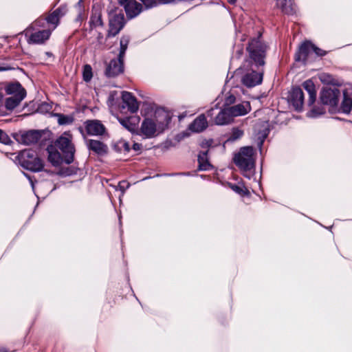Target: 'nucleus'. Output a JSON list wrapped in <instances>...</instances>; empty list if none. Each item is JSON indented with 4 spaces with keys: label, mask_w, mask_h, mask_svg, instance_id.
<instances>
[{
    "label": "nucleus",
    "mask_w": 352,
    "mask_h": 352,
    "mask_svg": "<svg viewBox=\"0 0 352 352\" xmlns=\"http://www.w3.org/2000/svg\"><path fill=\"white\" fill-rule=\"evenodd\" d=\"M246 50L248 53V59L247 60L248 65L256 69L263 68L265 64L267 45L261 40V37L251 39Z\"/></svg>",
    "instance_id": "f257e3e1"
},
{
    "label": "nucleus",
    "mask_w": 352,
    "mask_h": 352,
    "mask_svg": "<svg viewBox=\"0 0 352 352\" xmlns=\"http://www.w3.org/2000/svg\"><path fill=\"white\" fill-rule=\"evenodd\" d=\"M233 160L244 177L251 179L254 175L255 158L252 146L242 147L239 153L235 154Z\"/></svg>",
    "instance_id": "f03ea898"
},
{
    "label": "nucleus",
    "mask_w": 352,
    "mask_h": 352,
    "mask_svg": "<svg viewBox=\"0 0 352 352\" xmlns=\"http://www.w3.org/2000/svg\"><path fill=\"white\" fill-rule=\"evenodd\" d=\"M17 159L19 164L25 169L37 173L43 171L44 161L41 159L36 151L32 149H25L21 151Z\"/></svg>",
    "instance_id": "7ed1b4c3"
},
{
    "label": "nucleus",
    "mask_w": 352,
    "mask_h": 352,
    "mask_svg": "<svg viewBox=\"0 0 352 352\" xmlns=\"http://www.w3.org/2000/svg\"><path fill=\"white\" fill-rule=\"evenodd\" d=\"M55 145L63 153L64 161L66 164H71L74 161L75 148L72 143L70 135L65 133L56 140Z\"/></svg>",
    "instance_id": "20e7f679"
},
{
    "label": "nucleus",
    "mask_w": 352,
    "mask_h": 352,
    "mask_svg": "<svg viewBox=\"0 0 352 352\" xmlns=\"http://www.w3.org/2000/svg\"><path fill=\"white\" fill-rule=\"evenodd\" d=\"M250 67L251 71L245 74L241 80L243 85L247 87H255L260 85L263 81V68Z\"/></svg>",
    "instance_id": "39448f33"
},
{
    "label": "nucleus",
    "mask_w": 352,
    "mask_h": 352,
    "mask_svg": "<svg viewBox=\"0 0 352 352\" xmlns=\"http://www.w3.org/2000/svg\"><path fill=\"white\" fill-rule=\"evenodd\" d=\"M340 94V90L337 88H324L320 92V99L322 104L333 108L338 104Z\"/></svg>",
    "instance_id": "423d86ee"
},
{
    "label": "nucleus",
    "mask_w": 352,
    "mask_h": 352,
    "mask_svg": "<svg viewBox=\"0 0 352 352\" xmlns=\"http://www.w3.org/2000/svg\"><path fill=\"white\" fill-rule=\"evenodd\" d=\"M124 24L125 20L122 13L114 14L110 16L107 37H113L119 34Z\"/></svg>",
    "instance_id": "0eeeda50"
},
{
    "label": "nucleus",
    "mask_w": 352,
    "mask_h": 352,
    "mask_svg": "<svg viewBox=\"0 0 352 352\" xmlns=\"http://www.w3.org/2000/svg\"><path fill=\"white\" fill-rule=\"evenodd\" d=\"M41 138V133L37 130H30L21 132L15 135V140L23 144L31 145L38 142Z\"/></svg>",
    "instance_id": "6e6552de"
},
{
    "label": "nucleus",
    "mask_w": 352,
    "mask_h": 352,
    "mask_svg": "<svg viewBox=\"0 0 352 352\" xmlns=\"http://www.w3.org/2000/svg\"><path fill=\"white\" fill-rule=\"evenodd\" d=\"M52 34L50 28L42 30H37L34 32L30 33V30H27L25 36L28 37V43L29 44H42L48 40Z\"/></svg>",
    "instance_id": "1a4fd4ad"
},
{
    "label": "nucleus",
    "mask_w": 352,
    "mask_h": 352,
    "mask_svg": "<svg viewBox=\"0 0 352 352\" xmlns=\"http://www.w3.org/2000/svg\"><path fill=\"white\" fill-rule=\"evenodd\" d=\"M109 37L106 36L102 32L96 31L93 36L89 38V47L94 52L102 51L111 47V45L107 44V40Z\"/></svg>",
    "instance_id": "9d476101"
},
{
    "label": "nucleus",
    "mask_w": 352,
    "mask_h": 352,
    "mask_svg": "<svg viewBox=\"0 0 352 352\" xmlns=\"http://www.w3.org/2000/svg\"><path fill=\"white\" fill-rule=\"evenodd\" d=\"M124 72V60L117 58L112 59L106 65L104 74L108 78H113Z\"/></svg>",
    "instance_id": "9b49d317"
},
{
    "label": "nucleus",
    "mask_w": 352,
    "mask_h": 352,
    "mask_svg": "<svg viewBox=\"0 0 352 352\" xmlns=\"http://www.w3.org/2000/svg\"><path fill=\"white\" fill-rule=\"evenodd\" d=\"M60 18L57 16V14L53 11L45 18H38L31 25V28L36 30L39 28H44L45 23H48L50 25H52V28L50 30L52 32L56 28L60 23Z\"/></svg>",
    "instance_id": "f8f14e48"
},
{
    "label": "nucleus",
    "mask_w": 352,
    "mask_h": 352,
    "mask_svg": "<svg viewBox=\"0 0 352 352\" xmlns=\"http://www.w3.org/2000/svg\"><path fill=\"white\" fill-rule=\"evenodd\" d=\"M119 3L124 7L128 18L132 19L138 16L142 10V6L135 0H118Z\"/></svg>",
    "instance_id": "ddd939ff"
},
{
    "label": "nucleus",
    "mask_w": 352,
    "mask_h": 352,
    "mask_svg": "<svg viewBox=\"0 0 352 352\" xmlns=\"http://www.w3.org/2000/svg\"><path fill=\"white\" fill-rule=\"evenodd\" d=\"M288 100L295 110L300 111L304 104V94L301 88L293 87L289 93Z\"/></svg>",
    "instance_id": "4468645a"
},
{
    "label": "nucleus",
    "mask_w": 352,
    "mask_h": 352,
    "mask_svg": "<svg viewBox=\"0 0 352 352\" xmlns=\"http://www.w3.org/2000/svg\"><path fill=\"white\" fill-rule=\"evenodd\" d=\"M84 124L87 134L90 135H102L105 133V127L100 120H87Z\"/></svg>",
    "instance_id": "2eb2a0df"
},
{
    "label": "nucleus",
    "mask_w": 352,
    "mask_h": 352,
    "mask_svg": "<svg viewBox=\"0 0 352 352\" xmlns=\"http://www.w3.org/2000/svg\"><path fill=\"white\" fill-rule=\"evenodd\" d=\"M314 44L310 41H305L301 44L298 51L295 55V60L296 61H301L303 63H306L309 54L312 52V48Z\"/></svg>",
    "instance_id": "dca6fc26"
},
{
    "label": "nucleus",
    "mask_w": 352,
    "mask_h": 352,
    "mask_svg": "<svg viewBox=\"0 0 352 352\" xmlns=\"http://www.w3.org/2000/svg\"><path fill=\"white\" fill-rule=\"evenodd\" d=\"M352 109V85H349L343 91V100L340 106L342 113H349Z\"/></svg>",
    "instance_id": "f3484780"
},
{
    "label": "nucleus",
    "mask_w": 352,
    "mask_h": 352,
    "mask_svg": "<svg viewBox=\"0 0 352 352\" xmlns=\"http://www.w3.org/2000/svg\"><path fill=\"white\" fill-rule=\"evenodd\" d=\"M122 100L124 103L123 107L128 108L131 113H135L139 109V104L136 98L130 92L123 91L122 94Z\"/></svg>",
    "instance_id": "a211bd4d"
},
{
    "label": "nucleus",
    "mask_w": 352,
    "mask_h": 352,
    "mask_svg": "<svg viewBox=\"0 0 352 352\" xmlns=\"http://www.w3.org/2000/svg\"><path fill=\"white\" fill-rule=\"evenodd\" d=\"M157 129V124L154 120L150 118H145L141 124V132L147 138L155 136Z\"/></svg>",
    "instance_id": "6ab92c4d"
},
{
    "label": "nucleus",
    "mask_w": 352,
    "mask_h": 352,
    "mask_svg": "<svg viewBox=\"0 0 352 352\" xmlns=\"http://www.w3.org/2000/svg\"><path fill=\"white\" fill-rule=\"evenodd\" d=\"M232 116V118L246 115L251 111V106L249 102H243L242 103L228 107Z\"/></svg>",
    "instance_id": "aec40b11"
},
{
    "label": "nucleus",
    "mask_w": 352,
    "mask_h": 352,
    "mask_svg": "<svg viewBox=\"0 0 352 352\" xmlns=\"http://www.w3.org/2000/svg\"><path fill=\"white\" fill-rule=\"evenodd\" d=\"M208 126V122L204 114L199 115L189 125L188 129L193 132L199 133L205 130Z\"/></svg>",
    "instance_id": "412c9836"
},
{
    "label": "nucleus",
    "mask_w": 352,
    "mask_h": 352,
    "mask_svg": "<svg viewBox=\"0 0 352 352\" xmlns=\"http://www.w3.org/2000/svg\"><path fill=\"white\" fill-rule=\"evenodd\" d=\"M233 120L228 107L221 109L215 116L214 123L217 125H225L230 123Z\"/></svg>",
    "instance_id": "4be33fe9"
},
{
    "label": "nucleus",
    "mask_w": 352,
    "mask_h": 352,
    "mask_svg": "<svg viewBox=\"0 0 352 352\" xmlns=\"http://www.w3.org/2000/svg\"><path fill=\"white\" fill-rule=\"evenodd\" d=\"M5 89L6 94L8 95H12V96H26L25 89L22 87V85L19 82L9 83L6 87Z\"/></svg>",
    "instance_id": "5701e85b"
},
{
    "label": "nucleus",
    "mask_w": 352,
    "mask_h": 352,
    "mask_svg": "<svg viewBox=\"0 0 352 352\" xmlns=\"http://www.w3.org/2000/svg\"><path fill=\"white\" fill-rule=\"evenodd\" d=\"M87 146L89 150L93 151L98 155H102L107 152V146L100 141L89 140L87 142Z\"/></svg>",
    "instance_id": "b1692460"
},
{
    "label": "nucleus",
    "mask_w": 352,
    "mask_h": 352,
    "mask_svg": "<svg viewBox=\"0 0 352 352\" xmlns=\"http://www.w3.org/2000/svg\"><path fill=\"white\" fill-rule=\"evenodd\" d=\"M47 151L48 153V160L53 166H59L64 160V157L53 146H49Z\"/></svg>",
    "instance_id": "393cba45"
},
{
    "label": "nucleus",
    "mask_w": 352,
    "mask_h": 352,
    "mask_svg": "<svg viewBox=\"0 0 352 352\" xmlns=\"http://www.w3.org/2000/svg\"><path fill=\"white\" fill-rule=\"evenodd\" d=\"M208 152V151H201L198 155V169L199 170H210L214 168L209 162Z\"/></svg>",
    "instance_id": "a878e982"
},
{
    "label": "nucleus",
    "mask_w": 352,
    "mask_h": 352,
    "mask_svg": "<svg viewBox=\"0 0 352 352\" xmlns=\"http://www.w3.org/2000/svg\"><path fill=\"white\" fill-rule=\"evenodd\" d=\"M276 6L280 8L283 13L287 15H293L296 12L295 6L291 0H276Z\"/></svg>",
    "instance_id": "bb28decb"
},
{
    "label": "nucleus",
    "mask_w": 352,
    "mask_h": 352,
    "mask_svg": "<svg viewBox=\"0 0 352 352\" xmlns=\"http://www.w3.org/2000/svg\"><path fill=\"white\" fill-rule=\"evenodd\" d=\"M303 88L309 94L308 104L312 105L316 99V91L315 85L311 80H307L302 83Z\"/></svg>",
    "instance_id": "cd10ccee"
},
{
    "label": "nucleus",
    "mask_w": 352,
    "mask_h": 352,
    "mask_svg": "<svg viewBox=\"0 0 352 352\" xmlns=\"http://www.w3.org/2000/svg\"><path fill=\"white\" fill-rule=\"evenodd\" d=\"M80 169L74 166H68L66 167H61L58 175L61 177H68L74 175H77Z\"/></svg>",
    "instance_id": "c85d7f7f"
},
{
    "label": "nucleus",
    "mask_w": 352,
    "mask_h": 352,
    "mask_svg": "<svg viewBox=\"0 0 352 352\" xmlns=\"http://www.w3.org/2000/svg\"><path fill=\"white\" fill-rule=\"evenodd\" d=\"M24 98L25 97L22 96L18 97L10 96L6 100V107L9 110H12L16 107Z\"/></svg>",
    "instance_id": "c756f323"
},
{
    "label": "nucleus",
    "mask_w": 352,
    "mask_h": 352,
    "mask_svg": "<svg viewBox=\"0 0 352 352\" xmlns=\"http://www.w3.org/2000/svg\"><path fill=\"white\" fill-rule=\"evenodd\" d=\"M129 43V37L128 36H122L120 41V51L118 57L124 60L126 51Z\"/></svg>",
    "instance_id": "7c9ffc66"
},
{
    "label": "nucleus",
    "mask_w": 352,
    "mask_h": 352,
    "mask_svg": "<svg viewBox=\"0 0 352 352\" xmlns=\"http://www.w3.org/2000/svg\"><path fill=\"white\" fill-rule=\"evenodd\" d=\"M146 8H151L161 3H169L175 1V0H140Z\"/></svg>",
    "instance_id": "2f4dec72"
},
{
    "label": "nucleus",
    "mask_w": 352,
    "mask_h": 352,
    "mask_svg": "<svg viewBox=\"0 0 352 352\" xmlns=\"http://www.w3.org/2000/svg\"><path fill=\"white\" fill-rule=\"evenodd\" d=\"M131 118H125L123 119L119 120L120 123L128 131L133 132L136 129V124L133 123L131 121Z\"/></svg>",
    "instance_id": "473e14b6"
},
{
    "label": "nucleus",
    "mask_w": 352,
    "mask_h": 352,
    "mask_svg": "<svg viewBox=\"0 0 352 352\" xmlns=\"http://www.w3.org/2000/svg\"><path fill=\"white\" fill-rule=\"evenodd\" d=\"M230 188L234 191L235 192L242 195H246L249 194L248 190L245 187V186L242 184H230Z\"/></svg>",
    "instance_id": "72a5a7b5"
},
{
    "label": "nucleus",
    "mask_w": 352,
    "mask_h": 352,
    "mask_svg": "<svg viewBox=\"0 0 352 352\" xmlns=\"http://www.w3.org/2000/svg\"><path fill=\"white\" fill-rule=\"evenodd\" d=\"M89 24L91 28L103 26V22L100 14H94L91 16Z\"/></svg>",
    "instance_id": "f704fd0d"
},
{
    "label": "nucleus",
    "mask_w": 352,
    "mask_h": 352,
    "mask_svg": "<svg viewBox=\"0 0 352 352\" xmlns=\"http://www.w3.org/2000/svg\"><path fill=\"white\" fill-rule=\"evenodd\" d=\"M58 122L60 125L69 124L74 122V118L71 116L58 114Z\"/></svg>",
    "instance_id": "c9c22d12"
},
{
    "label": "nucleus",
    "mask_w": 352,
    "mask_h": 352,
    "mask_svg": "<svg viewBox=\"0 0 352 352\" xmlns=\"http://www.w3.org/2000/svg\"><path fill=\"white\" fill-rule=\"evenodd\" d=\"M82 76H83V80L85 81L89 82L91 80V79L92 78V76H93L92 68H91V65H85L83 67Z\"/></svg>",
    "instance_id": "e433bc0d"
},
{
    "label": "nucleus",
    "mask_w": 352,
    "mask_h": 352,
    "mask_svg": "<svg viewBox=\"0 0 352 352\" xmlns=\"http://www.w3.org/2000/svg\"><path fill=\"white\" fill-rule=\"evenodd\" d=\"M243 135V131L238 128H234L232 131L230 136L228 138V141L234 142L241 138Z\"/></svg>",
    "instance_id": "4c0bfd02"
},
{
    "label": "nucleus",
    "mask_w": 352,
    "mask_h": 352,
    "mask_svg": "<svg viewBox=\"0 0 352 352\" xmlns=\"http://www.w3.org/2000/svg\"><path fill=\"white\" fill-rule=\"evenodd\" d=\"M325 113V110L323 107H314L309 112L307 113V116L310 118H316Z\"/></svg>",
    "instance_id": "58836bf2"
},
{
    "label": "nucleus",
    "mask_w": 352,
    "mask_h": 352,
    "mask_svg": "<svg viewBox=\"0 0 352 352\" xmlns=\"http://www.w3.org/2000/svg\"><path fill=\"white\" fill-rule=\"evenodd\" d=\"M116 146L118 147L119 151L129 152L130 151V145L129 142L123 140H119L116 144Z\"/></svg>",
    "instance_id": "ea45409f"
},
{
    "label": "nucleus",
    "mask_w": 352,
    "mask_h": 352,
    "mask_svg": "<svg viewBox=\"0 0 352 352\" xmlns=\"http://www.w3.org/2000/svg\"><path fill=\"white\" fill-rule=\"evenodd\" d=\"M320 80L322 82L326 83V84H329V85H334L335 84V82H334L335 80L333 78V76L329 75V74H323L320 76Z\"/></svg>",
    "instance_id": "a19ab883"
},
{
    "label": "nucleus",
    "mask_w": 352,
    "mask_h": 352,
    "mask_svg": "<svg viewBox=\"0 0 352 352\" xmlns=\"http://www.w3.org/2000/svg\"><path fill=\"white\" fill-rule=\"evenodd\" d=\"M54 12L57 14V16L60 19H61L67 12V7L66 5H61L57 9L54 10Z\"/></svg>",
    "instance_id": "79ce46f5"
},
{
    "label": "nucleus",
    "mask_w": 352,
    "mask_h": 352,
    "mask_svg": "<svg viewBox=\"0 0 352 352\" xmlns=\"http://www.w3.org/2000/svg\"><path fill=\"white\" fill-rule=\"evenodd\" d=\"M0 142L4 144H9L11 142L10 137L1 129H0Z\"/></svg>",
    "instance_id": "37998d69"
},
{
    "label": "nucleus",
    "mask_w": 352,
    "mask_h": 352,
    "mask_svg": "<svg viewBox=\"0 0 352 352\" xmlns=\"http://www.w3.org/2000/svg\"><path fill=\"white\" fill-rule=\"evenodd\" d=\"M312 52H314L318 56H324L327 54V52L323 50L318 47L314 44V47L312 48Z\"/></svg>",
    "instance_id": "c03bdc74"
},
{
    "label": "nucleus",
    "mask_w": 352,
    "mask_h": 352,
    "mask_svg": "<svg viewBox=\"0 0 352 352\" xmlns=\"http://www.w3.org/2000/svg\"><path fill=\"white\" fill-rule=\"evenodd\" d=\"M118 187L122 193L129 187V184L126 181H121L118 184Z\"/></svg>",
    "instance_id": "a18cd8bd"
},
{
    "label": "nucleus",
    "mask_w": 352,
    "mask_h": 352,
    "mask_svg": "<svg viewBox=\"0 0 352 352\" xmlns=\"http://www.w3.org/2000/svg\"><path fill=\"white\" fill-rule=\"evenodd\" d=\"M235 102V97L233 95H230L228 97H226L225 100V104L226 105H230L231 104H233Z\"/></svg>",
    "instance_id": "49530a36"
},
{
    "label": "nucleus",
    "mask_w": 352,
    "mask_h": 352,
    "mask_svg": "<svg viewBox=\"0 0 352 352\" xmlns=\"http://www.w3.org/2000/svg\"><path fill=\"white\" fill-rule=\"evenodd\" d=\"M163 121L161 122V124L162 125H168L169 121H170V118L168 116V115L166 113H163Z\"/></svg>",
    "instance_id": "de8ad7c7"
},
{
    "label": "nucleus",
    "mask_w": 352,
    "mask_h": 352,
    "mask_svg": "<svg viewBox=\"0 0 352 352\" xmlns=\"http://www.w3.org/2000/svg\"><path fill=\"white\" fill-rule=\"evenodd\" d=\"M218 109L217 104H216L214 107L211 108L207 111V116L208 117H213L214 114V111Z\"/></svg>",
    "instance_id": "09e8293b"
},
{
    "label": "nucleus",
    "mask_w": 352,
    "mask_h": 352,
    "mask_svg": "<svg viewBox=\"0 0 352 352\" xmlns=\"http://www.w3.org/2000/svg\"><path fill=\"white\" fill-rule=\"evenodd\" d=\"M142 145L138 143H134L133 144V149L138 151L141 149Z\"/></svg>",
    "instance_id": "8fccbe9b"
},
{
    "label": "nucleus",
    "mask_w": 352,
    "mask_h": 352,
    "mask_svg": "<svg viewBox=\"0 0 352 352\" xmlns=\"http://www.w3.org/2000/svg\"><path fill=\"white\" fill-rule=\"evenodd\" d=\"M11 68L10 67H1L0 66V72L3 71H8L10 70Z\"/></svg>",
    "instance_id": "3c124183"
},
{
    "label": "nucleus",
    "mask_w": 352,
    "mask_h": 352,
    "mask_svg": "<svg viewBox=\"0 0 352 352\" xmlns=\"http://www.w3.org/2000/svg\"><path fill=\"white\" fill-rule=\"evenodd\" d=\"M265 138V137L263 138V140H261L259 142H258V146L260 147V148H261L263 144V141H264V139Z\"/></svg>",
    "instance_id": "603ef678"
},
{
    "label": "nucleus",
    "mask_w": 352,
    "mask_h": 352,
    "mask_svg": "<svg viewBox=\"0 0 352 352\" xmlns=\"http://www.w3.org/2000/svg\"><path fill=\"white\" fill-rule=\"evenodd\" d=\"M228 3L230 4H234L236 0H228Z\"/></svg>",
    "instance_id": "864d4df0"
},
{
    "label": "nucleus",
    "mask_w": 352,
    "mask_h": 352,
    "mask_svg": "<svg viewBox=\"0 0 352 352\" xmlns=\"http://www.w3.org/2000/svg\"><path fill=\"white\" fill-rule=\"evenodd\" d=\"M0 352H8V351L4 348H0Z\"/></svg>",
    "instance_id": "5fc2aeb1"
}]
</instances>
